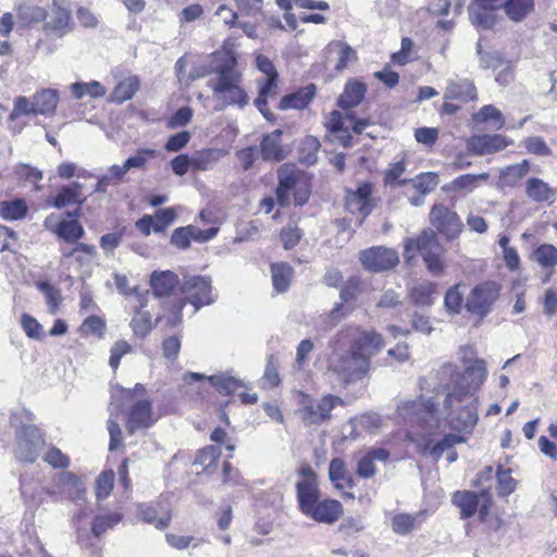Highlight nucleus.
Listing matches in <instances>:
<instances>
[{"mask_svg":"<svg viewBox=\"0 0 557 557\" xmlns=\"http://www.w3.org/2000/svg\"><path fill=\"white\" fill-rule=\"evenodd\" d=\"M466 436L462 434H458L456 432L448 433L443 436L440 441H437L432 446L426 445L429 448L430 455L435 459L438 460L444 451L450 450L455 447V445L466 443Z\"/></svg>","mask_w":557,"mask_h":557,"instance_id":"de8ad7c7","label":"nucleus"},{"mask_svg":"<svg viewBox=\"0 0 557 557\" xmlns=\"http://www.w3.org/2000/svg\"><path fill=\"white\" fill-rule=\"evenodd\" d=\"M530 172V162L522 160L520 163H516L506 168L503 172L504 178L509 185H516Z\"/></svg>","mask_w":557,"mask_h":557,"instance_id":"e2e57ef3","label":"nucleus"},{"mask_svg":"<svg viewBox=\"0 0 557 557\" xmlns=\"http://www.w3.org/2000/svg\"><path fill=\"white\" fill-rule=\"evenodd\" d=\"M383 336L357 326L342 329L333 338V356L329 368L348 384L364 377L371 367V358L384 347Z\"/></svg>","mask_w":557,"mask_h":557,"instance_id":"f257e3e1","label":"nucleus"},{"mask_svg":"<svg viewBox=\"0 0 557 557\" xmlns=\"http://www.w3.org/2000/svg\"><path fill=\"white\" fill-rule=\"evenodd\" d=\"M391 458L388 449L372 447L363 453L357 460L356 475L361 479H372L376 474L375 460L386 462Z\"/></svg>","mask_w":557,"mask_h":557,"instance_id":"bb28decb","label":"nucleus"},{"mask_svg":"<svg viewBox=\"0 0 557 557\" xmlns=\"http://www.w3.org/2000/svg\"><path fill=\"white\" fill-rule=\"evenodd\" d=\"M465 289L466 285L460 281L450 287L445 295V306L448 311L459 313L465 307Z\"/></svg>","mask_w":557,"mask_h":557,"instance_id":"3c124183","label":"nucleus"},{"mask_svg":"<svg viewBox=\"0 0 557 557\" xmlns=\"http://www.w3.org/2000/svg\"><path fill=\"white\" fill-rule=\"evenodd\" d=\"M329 478L337 490H351L356 482L342 458H333L329 466Z\"/></svg>","mask_w":557,"mask_h":557,"instance_id":"473e14b6","label":"nucleus"},{"mask_svg":"<svg viewBox=\"0 0 557 557\" xmlns=\"http://www.w3.org/2000/svg\"><path fill=\"white\" fill-rule=\"evenodd\" d=\"M182 339H183V331L178 330L172 335L165 336L162 339L161 348H162V355L163 357L173 362L177 359L181 347H182Z\"/></svg>","mask_w":557,"mask_h":557,"instance_id":"5fc2aeb1","label":"nucleus"},{"mask_svg":"<svg viewBox=\"0 0 557 557\" xmlns=\"http://www.w3.org/2000/svg\"><path fill=\"white\" fill-rule=\"evenodd\" d=\"M373 185L370 182L361 183L356 190H347L345 207L351 214H359L364 219L368 216L374 205L372 202Z\"/></svg>","mask_w":557,"mask_h":557,"instance_id":"4be33fe9","label":"nucleus"},{"mask_svg":"<svg viewBox=\"0 0 557 557\" xmlns=\"http://www.w3.org/2000/svg\"><path fill=\"white\" fill-rule=\"evenodd\" d=\"M502 9L512 22H522L535 10L534 0H504Z\"/></svg>","mask_w":557,"mask_h":557,"instance_id":"e433bc0d","label":"nucleus"},{"mask_svg":"<svg viewBox=\"0 0 557 557\" xmlns=\"http://www.w3.org/2000/svg\"><path fill=\"white\" fill-rule=\"evenodd\" d=\"M478 90L474 83L470 79L450 82L444 92L443 104L438 110L441 116L455 115L461 110L462 106L475 101Z\"/></svg>","mask_w":557,"mask_h":557,"instance_id":"ddd939ff","label":"nucleus"},{"mask_svg":"<svg viewBox=\"0 0 557 557\" xmlns=\"http://www.w3.org/2000/svg\"><path fill=\"white\" fill-rule=\"evenodd\" d=\"M71 91L76 99H82L85 96L91 98H101L106 95V87L97 81L89 83H74L71 86Z\"/></svg>","mask_w":557,"mask_h":557,"instance_id":"603ef678","label":"nucleus"},{"mask_svg":"<svg viewBox=\"0 0 557 557\" xmlns=\"http://www.w3.org/2000/svg\"><path fill=\"white\" fill-rule=\"evenodd\" d=\"M152 218L153 232L162 233L175 221L176 212L173 208H165L157 211Z\"/></svg>","mask_w":557,"mask_h":557,"instance_id":"774afa93","label":"nucleus"},{"mask_svg":"<svg viewBox=\"0 0 557 557\" xmlns=\"http://www.w3.org/2000/svg\"><path fill=\"white\" fill-rule=\"evenodd\" d=\"M320 148L321 144L317 137L311 135L304 137L298 146V161L306 165L314 164Z\"/></svg>","mask_w":557,"mask_h":557,"instance_id":"37998d69","label":"nucleus"},{"mask_svg":"<svg viewBox=\"0 0 557 557\" xmlns=\"http://www.w3.org/2000/svg\"><path fill=\"white\" fill-rule=\"evenodd\" d=\"M367 91L368 86L363 81L350 78L346 82L342 94L337 98L336 104L342 110L348 112L363 101Z\"/></svg>","mask_w":557,"mask_h":557,"instance_id":"393cba45","label":"nucleus"},{"mask_svg":"<svg viewBox=\"0 0 557 557\" xmlns=\"http://www.w3.org/2000/svg\"><path fill=\"white\" fill-rule=\"evenodd\" d=\"M29 211L24 198H14L0 201V216L5 221H20L26 218Z\"/></svg>","mask_w":557,"mask_h":557,"instance_id":"4c0bfd02","label":"nucleus"},{"mask_svg":"<svg viewBox=\"0 0 557 557\" xmlns=\"http://www.w3.org/2000/svg\"><path fill=\"white\" fill-rule=\"evenodd\" d=\"M140 88V79L137 75H129L121 79L110 94V101L121 104L131 100Z\"/></svg>","mask_w":557,"mask_h":557,"instance_id":"f704fd0d","label":"nucleus"},{"mask_svg":"<svg viewBox=\"0 0 557 557\" xmlns=\"http://www.w3.org/2000/svg\"><path fill=\"white\" fill-rule=\"evenodd\" d=\"M44 461L47 462L54 469H66L69 468L71 460L67 455L55 446H51L44 456Z\"/></svg>","mask_w":557,"mask_h":557,"instance_id":"69168bd1","label":"nucleus"},{"mask_svg":"<svg viewBox=\"0 0 557 557\" xmlns=\"http://www.w3.org/2000/svg\"><path fill=\"white\" fill-rule=\"evenodd\" d=\"M131 281H116V286L120 293L126 298L133 299L135 314L129 323L134 335L138 338H146L152 331L151 315L148 312H141L146 307L149 296V284L141 288L139 285H129Z\"/></svg>","mask_w":557,"mask_h":557,"instance_id":"9d476101","label":"nucleus"},{"mask_svg":"<svg viewBox=\"0 0 557 557\" xmlns=\"http://www.w3.org/2000/svg\"><path fill=\"white\" fill-rule=\"evenodd\" d=\"M44 493L54 502L67 500L78 504L86 500L87 490L77 474L63 471L54 478V487H45Z\"/></svg>","mask_w":557,"mask_h":557,"instance_id":"f8f14e48","label":"nucleus"},{"mask_svg":"<svg viewBox=\"0 0 557 557\" xmlns=\"http://www.w3.org/2000/svg\"><path fill=\"white\" fill-rule=\"evenodd\" d=\"M490 174L484 172L480 174H462L455 177L449 183L442 186V190L451 201L465 198L475 190L481 183L487 182Z\"/></svg>","mask_w":557,"mask_h":557,"instance_id":"6ab92c4d","label":"nucleus"},{"mask_svg":"<svg viewBox=\"0 0 557 557\" xmlns=\"http://www.w3.org/2000/svg\"><path fill=\"white\" fill-rule=\"evenodd\" d=\"M224 152L220 149L208 148L197 151L191 158V169L194 171H207L216 163Z\"/></svg>","mask_w":557,"mask_h":557,"instance_id":"a18cd8bd","label":"nucleus"},{"mask_svg":"<svg viewBox=\"0 0 557 557\" xmlns=\"http://www.w3.org/2000/svg\"><path fill=\"white\" fill-rule=\"evenodd\" d=\"M460 352L461 362L465 364L462 372L454 363H445L442 367V372L453 382V387L444 399L445 410H454L463 400L478 397L476 393L487 377L486 363L483 359L473 358L475 350L472 346H461Z\"/></svg>","mask_w":557,"mask_h":557,"instance_id":"20e7f679","label":"nucleus"},{"mask_svg":"<svg viewBox=\"0 0 557 557\" xmlns=\"http://www.w3.org/2000/svg\"><path fill=\"white\" fill-rule=\"evenodd\" d=\"M207 380L220 394L224 396L234 395L242 386V383L232 376L210 375Z\"/></svg>","mask_w":557,"mask_h":557,"instance_id":"4d7b16f0","label":"nucleus"},{"mask_svg":"<svg viewBox=\"0 0 557 557\" xmlns=\"http://www.w3.org/2000/svg\"><path fill=\"white\" fill-rule=\"evenodd\" d=\"M359 261L367 271L380 273L394 270L399 264V255L396 249L373 246L359 252Z\"/></svg>","mask_w":557,"mask_h":557,"instance_id":"2eb2a0df","label":"nucleus"},{"mask_svg":"<svg viewBox=\"0 0 557 557\" xmlns=\"http://www.w3.org/2000/svg\"><path fill=\"white\" fill-rule=\"evenodd\" d=\"M106 332V321L98 315L87 317L79 326V334L83 337L94 335L101 338Z\"/></svg>","mask_w":557,"mask_h":557,"instance_id":"bf43d9fd","label":"nucleus"},{"mask_svg":"<svg viewBox=\"0 0 557 557\" xmlns=\"http://www.w3.org/2000/svg\"><path fill=\"white\" fill-rule=\"evenodd\" d=\"M429 221L447 240L456 239L463 231V223L458 213L444 203L432 206Z\"/></svg>","mask_w":557,"mask_h":557,"instance_id":"4468645a","label":"nucleus"},{"mask_svg":"<svg viewBox=\"0 0 557 557\" xmlns=\"http://www.w3.org/2000/svg\"><path fill=\"white\" fill-rule=\"evenodd\" d=\"M478 409L479 397H471L458 404L454 410H447L455 413L448 422L449 428L468 440L479 421Z\"/></svg>","mask_w":557,"mask_h":557,"instance_id":"f3484780","label":"nucleus"},{"mask_svg":"<svg viewBox=\"0 0 557 557\" xmlns=\"http://www.w3.org/2000/svg\"><path fill=\"white\" fill-rule=\"evenodd\" d=\"M512 140L500 134L472 135L468 140V149L474 156H487L505 150Z\"/></svg>","mask_w":557,"mask_h":557,"instance_id":"412c9836","label":"nucleus"},{"mask_svg":"<svg viewBox=\"0 0 557 557\" xmlns=\"http://www.w3.org/2000/svg\"><path fill=\"white\" fill-rule=\"evenodd\" d=\"M81 208H77L73 213L66 212L69 219L59 220L55 213H51L45 218L44 227L54 234L59 239L75 244L71 253H66L65 256L76 255L77 260H82L83 257L94 259L96 256L95 247L78 243L85 235V230L77 220Z\"/></svg>","mask_w":557,"mask_h":557,"instance_id":"423d86ee","label":"nucleus"},{"mask_svg":"<svg viewBox=\"0 0 557 557\" xmlns=\"http://www.w3.org/2000/svg\"><path fill=\"white\" fill-rule=\"evenodd\" d=\"M115 473L112 469L99 473L95 483V495L98 500L108 498L113 490Z\"/></svg>","mask_w":557,"mask_h":557,"instance_id":"864d4df0","label":"nucleus"},{"mask_svg":"<svg viewBox=\"0 0 557 557\" xmlns=\"http://www.w3.org/2000/svg\"><path fill=\"white\" fill-rule=\"evenodd\" d=\"M218 77L208 82V87L212 90L213 98L219 102L216 110H223L230 106L244 108L249 102V97L242 86V74L236 72L233 66H220Z\"/></svg>","mask_w":557,"mask_h":557,"instance_id":"6e6552de","label":"nucleus"},{"mask_svg":"<svg viewBox=\"0 0 557 557\" xmlns=\"http://www.w3.org/2000/svg\"><path fill=\"white\" fill-rule=\"evenodd\" d=\"M472 122L476 125L490 124L496 131L505 125V117L500 110L493 104L483 106L478 112L472 114Z\"/></svg>","mask_w":557,"mask_h":557,"instance_id":"58836bf2","label":"nucleus"},{"mask_svg":"<svg viewBox=\"0 0 557 557\" xmlns=\"http://www.w3.org/2000/svg\"><path fill=\"white\" fill-rule=\"evenodd\" d=\"M231 458H233V454H230L227 458L222 462V484L248 487V481L243 476L242 472L232 465L230 461Z\"/></svg>","mask_w":557,"mask_h":557,"instance_id":"09e8293b","label":"nucleus"},{"mask_svg":"<svg viewBox=\"0 0 557 557\" xmlns=\"http://www.w3.org/2000/svg\"><path fill=\"white\" fill-rule=\"evenodd\" d=\"M418 524L417 516L410 513H397L392 519V528L396 534H408Z\"/></svg>","mask_w":557,"mask_h":557,"instance_id":"680f3d73","label":"nucleus"},{"mask_svg":"<svg viewBox=\"0 0 557 557\" xmlns=\"http://www.w3.org/2000/svg\"><path fill=\"white\" fill-rule=\"evenodd\" d=\"M296 474L295 488L299 511L318 523L333 524L338 521L344 513L343 505L337 499L322 497L319 476L312 466L307 461L301 462Z\"/></svg>","mask_w":557,"mask_h":557,"instance_id":"7ed1b4c3","label":"nucleus"},{"mask_svg":"<svg viewBox=\"0 0 557 557\" xmlns=\"http://www.w3.org/2000/svg\"><path fill=\"white\" fill-rule=\"evenodd\" d=\"M138 516L144 522L152 524L159 530L168 528L172 519L171 511L163 509L159 504L140 505Z\"/></svg>","mask_w":557,"mask_h":557,"instance_id":"c756f323","label":"nucleus"},{"mask_svg":"<svg viewBox=\"0 0 557 557\" xmlns=\"http://www.w3.org/2000/svg\"><path fill=\"white\" fill-rule=\"evenodd\" d=\"M33 101L37 115H49L54 113L59 96L55 90L41 89L33 96Z\"/></svg>","mask_w":557,"mask_h":557,"instance_id":"a19ab883","label":"nucleus"},{"mask_svg":"<svg viewBox=\"0 0 557 557\" xmlns=\"http://www.w3.org/2000/svg\"><path fill=\"white\" fill-rule=\"evenodd\" d=\"M498 245L502 248L503 260L510 272H517L521 268V259L516 247L510 246V238L506 234H500Z\"/></svg>","mask_w":557,"mask_h":557,"instance_id":"49530a36","label":"nucleus"},{"mask_svg":"<svg viewBox=\"0 0 557 557\" xmlns=\"http://www.w3.org/2000/svg\"><path fill=\"white\" fill-rule=\"evenodd\" d=\"M525 195L534 202H547L554 198V189L543 180L531 177L525 182Z\"/></svg>","mask_w":557,"mask_h":557,"instance_id":"ea45409f","label":"nucleus"},{"mask_svg":"<svg viewBox=\"0 0 557 557\" xmlns=\"http://www.w3.org/2000/svg\"><path fill=\"white\" fill-rule=\"evenodd\" d=\"M38 288L44 293L50 312L55 314L62 301L60 290L53 287L49 281H38Z\"/></svg>","mask_w":557,"mask_h":557,"instance_id":"052dcab7","label":"nucleus"},{"mask_svg":"<svg viewBox=\"0 0 557 557\" xmlns=\"http://www.w3.org/2000/svg\"><path fill=\"white\" fill-rule=\"evenodd\" d=\"M123 519V515L121 512H110L104 515H98L94 518L91 522V533L99 537L108 530L113 529Z\"/></svg>","mask_w":557,"mask_h":557,"instance_id":"8fccbe9b","label":"nucleus"},{"mask_svg":"<svg viewBox=\"0 0 557 557\" xmlns=\"http://www.w3.org/2000/svg\"><path fill=\"white\" fill-rule=\"evenodd\" d=\"M496 480V490L499 497H507L517 488V481L511 476V470L504 469L503 466H498L497 468Z\"/></svg>","mask_w":557,"mask_h":557,"instance_id":"6e6d98bb","label":"nucleus"},{"mask_svg":"<svg viewBox=\"0 0 557 557\" xmlns=\"http://www.w3.org/2000/svg\"><path fill=\"white\" fill-rule=\"evenodd\" d=\"M44 444V434L39 428L23 425L16 436V459L22 462H35Z\"/></svg>","mask_w":557,"mask_h":557,"instance_id":"dca6fc26","label":"nucleus"},{"mask_svg":"<svg viewBox=\"0 0 557 557\" xmlns=\"http://www.w3.org/2000/svg\"><path fill=\"white\" fill-rule=\"evenodd\" d=\"M154 422L152 417V405L148 399H141L136 401L129 408L126 428L129 433H134L139 429H147Z\"/></svg>","mask_w":557,"mask_h":557,"instance_id":"a878e982","label":"nucleus"},{"mask_svg":"<svg viewBox=\"0 0 557 557\" xmlns=\"http://www.w3.org/2000/svg\"><path fill=\"white\" fill-rule=\"evenodd\" d=\"M436 294V284L431 281H424L411 287L409 298L416 306H430L433 304Z\"/></svg>","mask_w":557,"mask_h":557,"instance_id":"79ce46f5","label":"nucleus"},{"mask_svg":"<svg viewBox=\"0 0 557 557\" xmlns=\"http://www.w3.org/2000/svg\"><path fill=\"white\" fill-rule=\"evenodd\" d=\"M257 85L258 96L253 101L255 106L268 121L274 122L275 116L269 108L268 100L277 95L278 76L259 78Z\"/></svg>","mask_w":557,"mask_h":557,"instance_id":"b1692460","label":"nucleus"},{"mask_svg":"<svg viewBox=\"0 0 557 557\" xmlns=\"http://www.w3.org/2000/svg\"><path fill=\"white\" fill-rule=\"evenodd\" d=\"M338 405H344L343 399L332 394L322 396L317 405L310 400L301 409L302 420L308 424H321L331 419L332 410Z\"/></svg>","mask_w":557,"mask_h":557,"instance_id":"aec40b11","label":"nucleus"},{"mask_svg":"<svg viewBox=\"0 0 557 557\" xmlns=\"http://www.w3.org/2000/svg\"><path fill=\"white\" fill-rule=\"evenodd\" d=\"M84 201L85 198L82 194V185L78 183L62 186L49 200L50 205L57 209H63L73 205H77L79 208Z\"/></svg>","mask_w":557,"mask_h":557,"instance_id":"7c9ffc66","label":"nucleus"},{"mask_svg":"<svg viewBox=\"0 0 557 557\" xmlns=\"http://www.w3.org/2000/svg\"><path fill=\"white\" fill-rule=\"evenodd\" d=\"M50 17L45 24L44 29L48 34H53L58 37L64 36L71 29V13L60 5H53L48 13L40 7H34L30 13V20L35 22L45 21Z\"/></svg>","mask_w":557,"mask_h":557,"instance_id":"a211bd4d","label":"nucleus"},{"mask_svg":"<svg viewBox=\"0 0 557 557\" xmlns=\"http://www.w3.org/2000/svg\"><path fill=\"white\" fill-rule=\"evenodd\" d=\"M499 293L500 286L495 281H482L468 293L465 309L476 318L475 325H479L492 311Z\"/></svg>","mask_w":557,"mask_h":557,"instance_id":"9b49d317","label":"nucleus"},{"mask_svg":"<svg viewBox=\"0 0 557 557\" xmlns=\"http://www.w3.org/2000/svg\"><path fill=\"white\" fill-rule=\"evenodd\" d=\"M418 253L432 275L438 276L444 273V248L432 231H422L418 236L405 240L404 258L408 265L413 262Z\"/></svg>","mask_w":557,"mask_h":557,"instance_id":"0eeeda50","label":"nucleus"},{"mask_svg":"<svg viewBox=\"0 0 557 557\" xmlns=\"http://www.w3.org/2000/svg\"><path fill=\"white\" fill-rule=\"evenodd\" d=\"M22 115H37L34 101L24 96L16 97L13 102V110L9 114L10 121H15Z\"/></svg>","mask_w":557,"mask_h":557,"instance_id":"0e129e2a","label":"nucleus"},{"mask_svg":"<svg viewBox=\"0 0 557 557\" xmlns=\"http://www.w3.org/2000/svg\"><path fill=\"white\" fill-rule=\"evenodd\" d=\"M453 504L460 509L461 519L473 517L480 505V493L473 491H457L451 497Z\"/></svg>","mask_w":557,"mask_h":557,"instance_id":"72a5a7b5","label":"nucleus"},{"mask_svg":"<svg viewBox=\"0 0 557 557\" xmlns=\"http://www.w3.org/2000/svg\"><path fill=\"white\" fill-rule=\"evenodd\" d=\"M370 125H373V121L370 117L358 119L355 114L349 113L345 117L337 110L331 111L324 120V126L330 139L343 147L351 145V131L355 134H361Z\"/></svg>","mask_w":557,"mask_h":557,"instance_id":"1a4fd4ad","label":"nucleus"},{"mask_svg":"<svg viewBox=\"0 0 557 557\" xmlns=\"http://www.w3.org/2000/svg\"><path fill=\"white\" fill-rule=\"evenodd\" d=\"M543 269H553L557 265V247L552 244H541L530 256Z\"/></svg>","mask_w":557,"mask_h":557,"instance_id":"c03bdc74","label":"nucleus"},{"mask_svg":"<svg viewBox=\"0 0 557 557\" xmlns=\"http://www.w3.org/2000/svg\"><path fill=\"white\" fill-rule=\"evenodd\" d=\"M149 287L156 297L163 298L162 307L170 310V314L157 319L166 329L182 324V312L188 302L198 310L212 301L210 281H184V284L181 281H149Z\"/></svg>","mask_w":557,"mask_h":557,"instance_id":"f03ea898","label":"nucleus"},{"mask_svg":"<svg viewBox=\"0 0 557 557\" xmlns=\"http://www.w3.org/2000/svg\"><path fill=\"white\" fill-rule=\"evenodd\" d=\"M158 157V151L152 148H139L136 150L134 156H131L125 160L126 169H139L146 170L147 163Z\"/></svg>","mask_w":557,"mask_h":557,"instance_id":"13d9d810","label":"nucleus"},{"mask_svg":"<svg viewBox=\"0 0 557 557\" xmlns=\"http://www.w3.org/2000/svg\"><path fill=\"white\" fill-rule=\"evenodd\" d=\"M216 233V227L200 230L195 225L181 226L173 231L171 244L178 249H187L191 240L205 243L212 239Z\"/></svg>","mask_w":557,"mask_h":557,"instance_id":"5701e85b","label":"nucleus"},{"mask_svg":"<svg viewBox=\"0 0 557 557\" xmlns=\"http://www.w3.org/2000/svg\"><path fill=\"white\" fill-rule=\"evenodd\" d=\"M221 455L220 446L206 445L196 450L193 465L201 468L199 473L211 475L218 469V461Z\"/></svg>","mask_w":557,"mask_h":557,"instance_id":"c85d7f7f","label":"nucleus"},{"mask_svg":"<svg viewBox=\"0 0 557 557\" xmlns=\"http://www.w3.org/2000/svg\"><path fill=\"white\" fill-rule=\"evenodd\" d=\"M315 95V86L309 84L306 87L299 88L298 90L287 94L281 98L278 102L280 110L297 109L301 110L306 108L313 99Z\"/></svg>","mask_w":557,"mask_h":557,"instance_id":"2f4dec72","label":"nucleus"},{"mask_svg":"<svg viewBox=\"0 0 557 557\" xmlns=\"http://www.w3.org/2000/svg\"><path fill=\"white\" fill-rule=\"evenodd\" d=\"M413 188L418 191L419 196L411 198L412 206H420L423 203L424 197L434 190L438 184V175L434 172H425L419 174L414 180H409Z\"/></svg>","mask_w":557,"mask_h":557,"instance_id":"c9c22d12","label":"nucleus"},{"mask_svg":"<svg viewBox=\"0 0 557 557\" xmlns=\"http://www.w3.org/2000/svg\"><path fill=\"white\" fill-rule=\"evenodd\" d=\"M282 135L281 129H275L263 136L260 151L264 160L280 162L289 154V148L282 145Z\"/></svg>","mask_w":557,"mask_h":557,"instance_id":"cd10ccee","label":"nucleus"},{"mask_svg":"<svg viewBox=\"0 0 557 557\" xmlns=\"http://www.w3.org/2000/svg\"><path fill=\"white\" fill-rule=\"evenodd\" d=\"M277 186L275 195L281 207H287L292 201L296 206H304L311 195V180L309 175L292 163H284L277 170Z\"/></svg>","mask_w":557,"mask_h":557,"instance_id":"39448f33","label":"nucleus"},{"mask_svg":"<svg viewBox=\"0 0 557 557\" xmlns=\"http://www.w3.org/2000/svg\"><path fill=\"white\" fill-rule=\"evenodd\" d=\"M132 351L133 347L128 342L120 339L114 343V345L111 347L109 358V364L113 369V371H116L117 368L120 367L121 359Z\"/></svg>","mask_w":557,"mask_h":557,"instance_id":"338daca9","label":"nucleus"}]
</instances>
